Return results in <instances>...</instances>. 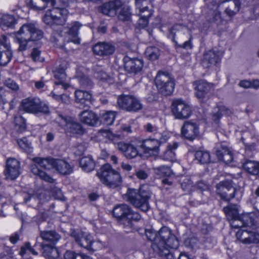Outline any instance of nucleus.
I'll list each match as a JSON object with an SVG mask.
<instances>
[{
	"label": "nucleus",
	"mask_w": 259,
	"mask_h": 259,
	"mask_svg": "<svg viewBox=\"0 0 259 259\" xmlns=\"http://www.w3.org/2000/svg\"><path fill=\"white\" fill-rule=\"evenodd\" d=\"M125 197L132 204L141 210L147 211L149 209L151 193L147 187L142 186L139 190L128 189Z\"/></svg>",
	"instance_id": "7ed1b4c3"
},
{
	"label": "nucleus",
	"mask_w": 259,
	"mask_h": 259,
	"mask_svg": "<svg viewBox=\"0 0 259 259\" xmlns=\"http://www.w3.org/2000/svg\"><path fill=\"white\" fill-rule=\"evenodd\" d=\"M145 234L148 240L154 242L156 244H157V233L154 232L151 230H146Z\"/></svg>",
	"instance_id": "13d9d810"
},
{
	"label": "nucleus",
	"mask_w": 259,
	"mask_h": 259,
	"mask_svg": "<svg viewBox=\"0 0 259 259\" xmlns=\"http://www.w3.org/2000/svg\"><path fill=\"white\" fill-rule=\"evenodd\" d=\"M82 24L78 21L72 22L67 28H64V33L67 34L66 41L72 42L78 45L80 43V38L78 37V30Z\"/></svg>",
	"instance_id": "4be33fe9"
},
{
	"label": "nucleus",
	"mask_w": 259,
	"mask_h": 259,
	"mask_svg": "<svg viewBox=\"0 0 259 259\" xmlns=\"http://www.w3.org/2000/svg\"><path fill=\"white\" fill-rule=\"evenodd\" d=\"M112 213L125 228L132 229L133 227V221H138L141 219L138 212L133 211L130 207L125 204L115 206Z\"/></svg>",
	"instance_id": "20e7f679"
},
{
	"label": "nucleus",
	"mask_w": 259,
	"mask_h": 259,
	"mask_svg": "<svg viewBox=\"0 0 259 259\" xmlns=\"http://www.w3.org/2000/svg\"><path fill=\"white\" fill-rule=\"evenodd\" d=\"M13 123L15 128L18 132L22 133L26 130V120L19 113L14 115Z\"/></svg>",
	"instance_id": "c9c22d12"
},
{
	"label": "nucleus",
	"mask_w": 259,
	"mask_h": 259,
	"mask_svg": "<svg viewBox=\"0 0 259 259\" xmlns=\"http://www.w3.org/2000/svg\"><path fill=\"white\" fill-rule=\"evenodd\" d=\"M244 169L251 175H257L259 172V163L252 160H246L243 165Z\"/></svg>",
	"instance_id": "a19ab883"
},
{
	"label": "nucleus",
	"mask_w": 259,
	"mask_h": 259,
	"mask_svg": "<svg viewBox=\"0 0 259 259\" xmlns=\"http://www.w3.org/2000/svg\"><path fill=\"white\" fill-rule=\"evenodd\" d=\"M18 144L20 148L24 151L27 153H31L32 151V147H31L30 142L26 138H23L19 139L17 141Z\"/></svg>",
	"instance_id": "8fccbe9b"
},
{
	"label": "nucleus",
	"mask_w": 259,
	"mask_h": 259,
	"mask_svg": "<svg viewBox=\"0 0 259 259\" xmlns=\"http://www.w3.org/2000/svg\"><path fill=\"white\" fill-rule=\"evenodd\" d=\"M169 36L175 42L176 48L185 50L192 49L193 36L186 26L179 24L174 25L169 29Z\"/></svg>",
	"instance_id": "f03ea898"
},
{
	"label": "nucleus",
	"mask_w": 259,
	"mask_h": 259,
	"mask_svg": "<svg viewBox=\"0 0 259 259\" xmlns=\"http://www.w3.org/2000/svg\"><path fill=\"white\" fill-rule=\"evenodd\" d=\"M97 175L102 183L109 188H115L121 184V177L119 173L109 164L103 165Z\"/></svg>",
	"instance_id": "39448f33"
},
{
	"label": "nucleus",
	"mask_w": 259,
	"mask_h": 259,
	"mask_svg": "<svg viewBox=\"0 0 259 259\" xmlns=\"http://www.w3.org/2000/svg\"><path fill=\"white\" fill-rule=\"evenodd\" d=\"M15 35L14 41L19 45V52L27 50L31 47L32 42L39 40L44 37L42 31L32 23L24 24Z\"/></svg>",
	"instance_id": "f257e3e1"
},
{
	"label": "nucleus",
	"mask_w": 259,
	"mask_h": 259,
	"mask_svg": "<svg viewBox=\"0 0 259 259\" xmlns=\"http://www.w3.org/2000/svg\"><path fill=\"white\" fill-rule=\"evenodd\" d=\"M110 2L111 4V7H112V8L115 11L116 14L117 11L119 8H120L123 5V0H114V1H111Z\"/></svg>",
	"instance_id": "680f3d73"
},
{
	"label": "nucleus",
	"mask_w": 259,
	"mask_h": 259,
	"mask_svg": "<svg viewBox=\"0 0 259 259\" xmlns=\"http://www.w3.org/2000/svg\"><path fill=\"white\" fill-rule=\"evenodd\" d=\"M101 11L103 14L109 16H114L116 15L110 2L103 4L101 7Z\"/></svg>",
	"instance_id": "603ef678"
},
{
	"label": "nucleus",
	"mask_w": 259,
	"mask_h": 259,
	"mask_svg": "<svg viewBox=\"0 0 259 259\" xmlns=\"http://www.w3.org/2000/svg\"><path fill=\"white\" fill-rule=\"evenodd\" d=\"M221 59L220 53L214 50H209L203 54L202 65L204 68H209L215 65Z\"/></svg>",
	"instance_id": "b1692460"
},
{
	"label": "nucleus",
	"mask_w": 259,
	"mask_h": 259,
	"mask_svg": "<svg viewBox=\"0 0 259 259\" xmlns=\"http://www.w3.org/2000/svg\"><path fill=\"white\" fill-rule=\"evenodd\" d=\"M223 209L229 221L240 217L238 215V206L236 204H230Z\"/></svg>",
	"instance_id": "ea45409f"
},
{
	"label": "nucleus",
	"mask_w": 259,
	"mask_h": 259,
	"mask_svg": "<svg viewBox=\"0 0 259 259\" xmlns=\"http://www.w3.org/2000/svg\"><path fill=\"white\" fill-rule=\"evenodd\" d=\"M230 225L234 228L249 227L252 228L258 227L256 221H254L252 214H243L237 218L229 221Z\"/></svg>",
	"instance_id": "dca6fc26"
},
{
	"label": "nucleus",
	"mask_w": 259,
	"mask_h": 259,
	"mask_svg": "<svg viewBox=\"0 0 259 259\" xmlns=\"http://www.w3.org/2000/svg\"><path fill=\"white\" fill-rule=\"evenodd\" d=\"M193 183L189 178H185L181 183V187L184 191L188 193L192 190Z\"/></svg>",
	"instance_id": "864d4df0"
},
{
	"label": "nucleus",
	"mask_w": 259,
	"mask_h": 259,
	"mask_svg": "<svg viewBox=\"0 0 259 259\" xmlns=\"http://www.w3.org/2000/svg\"><path fill=\"white\" fill-rule=\"evenodd\" d=\"M76 77L80 85L82 87L90 88L93 86V83L92 80L84 74L77 72Z\"/></svg>",
	"instance_id": "09e8293b"
},
{
	"label": "nucleus",
	"mask_w": 259,
	"mask_h": 259,
	"mask_svg": "<svg viewBox=\"0 0 259 259\" xmlns=\"http://www.w3.org/2000/svg\"><path fill=\"white\" fill-rule=\"evenodd\" d=\"M94 53L101 56L111 55L114 52V47L111 45L104 42H99L93 48Z\"/></svg>",
	"instance_id": "c85d7f7f"
},
{
	"label": "nucleus",
	"mask_w": 259,
	"mask_h": 259,
	"mask_svg": "<svg viewBox=\"0 0 259 259\" xmlns=\"http://www.w3.org/2000/svg\"><path fill=\"white\" fill-rule=\"evenodd\" d=\"M175 155L176 154L174 151H170L167 149L162 155V159L165 160L172 161L175 159Z\"/></svg>",
	"instance_id": "4d7b16f0"
},
{
	"label": "nucleus",
	"mask_w": 259,
	"mask_h": 259,
	"mask_svg": "<svg viewBox=\"0 0 259 259\" xmlns=\"http://www.w3.org/2000/svg\"><path fill=\"white\" fill-rule=\"evenodd\" d=\"M20 163L15 158H9L7 160L6 168L4 171L7 179L11 180L15 179L20 174Z\"/></svg>",
	"instance_id": "412c9836"
},
{
	"label": "nucleus",
	"mask_w": 259,
	"mask_h": 259,
	"mask_svg": "<svg viewBox=\"0 0 259 259\" xmlns=\"http://www.w3.org/2000/svg\"><path fill=\"white\" fill-rule=\"evenodd\" d=\"M231 114L232 111L226 106H218L213 109V111L212 113V119L216 123H218L222 116L223 115L229 116Z\"/></svg>",
	"instance_id": "f704fd0d"
},
{
	"label": "nucleus",
	"mask_w": 259,
	"mask_h": 259,
	"mask_svg": "<svg viewBox=\"0 0 259 259\" xmlns=\"http://www.w3.org/2000/svg\"><path fill=\"white\" fill-rule=\"evenodd\" d=\"M55 244H47L42 242L40 246L42 250V255L48 259H57L60 255L58 249L54 247Z\"/></svg>",
	"instance_id": "2f4dec72"
},
{
	"label": "nucleus",
	"mask_w": 259,
	"mask_h": 259,
	"mask_svg": "<svg viewBox=\"0 0 259 259\" xmlns=\"http://www.w3.org/2000/svg\"><path fill=\"white\" fill-rule=\"evenodd\" d=\"M27 4L36 10H42L46 8L49 4L52 6L55 4V0H26Z\"/></svg>",
	"instance_id": "72a5a7b5"
},
{
	"label": "nucleus",
	"mask_w": 259,
	"mask_h": 259,
	"mask_svg": "<svg viewBox=\"0 0 259 259\" xmlns=\"http://www.w3.org/2000/svg\"><path fill=\"white\" fill-rule=\"evenodd\" d=\"M124 69L128 73H137L140 72L143 67V61L138 58H131L127 56L123 59Z\"/></svg>",
	"instance_id": "aec40b11"
},
{
	"label": "nucleus",
	"mask_w": 259,
	"mask_h": 259,
	"mask_svg": "<svg viewBox=\"0 0 259 259\" xmlns=\"http://www.w3.org/2000/svg\"><path fill=\"white\" fill-rule=\"evenodd\" d=\"M137 178L141 180H145L148 177V174L143 170H139L136 172Z\"/></svg>",
	"instance_id": "338daca9"
},
{
	"label": "nucleus",
	"mask_w": 259,
	"mask_h": 259,
	"mask_svg": "<svg viewBox=\"0 0 259 259\" xmlns=\"http://www.w3.org/2000/svg\"><path fill=\"white\" fill-rule=\"evenodd\" d=\"M250 244L251 243H259V233L252 232L251 237L250 238Z\"/></svg>",
	"instance_id": "774afa93"
},
{
	"label": "nucleus",
	"mask_w": 259,
	"mask_h": 259,
	"mask_svg": "<svg viewBox=\"0 0 259 259\" xmlns=\"http://www.w3.org/2000/svg\"><path fill=\"white\" fill-rule=\"evenodd\" d=\"M117 104L120 108L128 112H137L143 108L141 101L133 95H120L118 98Z\"/></svg>",
	"instance_id": "9d476101"
},
{
	"label": "nucleus",
	"mask_w": 259,
	"mask_h": 259,
	"mask_svg": "<svg viewBox=\"0 0 259 259\" xmlns=\"http://www.w3.org/2000/svg\"><path fill=\"white\" fill-rule=\"evenodd\" d=\"M75 102L83 107L89 106L93 101L92 95L89 92L81 90H77L74 92Z\"/></svg>",
	"instance_id": "bb28decb"
},
{
	"label": "nucleus",
	"mask_w": 259,
	"mask_h": 259,
	"mask_svg": "<svg viewBox=\"0 0 259 259\" xmlns=\"http://www.w3.org/2000/svg\"><path fill=\"white\" fill-rule=\"evenodd\" d=\"M72 236L80 246L88 250H93L92 244L94 240L93 236L90 234L82 232L78 233L73 232Z\"/></svg>",
	"instance_id": "393cba45"
},
{
	"label": "nucleus",
	"mask_w": 259,
	"mask_h": 259,
	"mask_svg": "<svg viewBox=\"0 0 259 259\" xmlns=\"http://www.w3.org/2000/svg\"><path fill=\"white\" fill-rule=\"evenodd\" d=\"M197 187L201 191H207L209 190V185L203 181H199L197 184Z\"/></svg>",
	"instance_id": "0e129e2a"
},
{
	"label": "nucleus",
	"mask_w": 259,
	"mask_h": 259,
	"mask_svg": "<svg viewBox=\"0 0 259 259\" xmlns=\"http://www.w3.org/2000/svg\"><path fill=\"white\" fill-rule=\"evenodd\" d=\"M17 23V20L13 15L4 14L0 18V25L3 28H11Z\"/></svg>",
	"instance_id": "58836bf2"
},
{
	"label": "nucleus",
	"mask_w": 259,
	"mask_h": 259,
	"mask_svg": "<svg viewBox=\"0 0 259 259\" xmlns=\"http://www.w3.org/2000/svg\"><path fill=\"white\" fill-rule=\"evenodd\" d=\"M195 94L200 102H205L211 95L213 85L205 81L200 80L194 82Z\"/></svg>",
	"instance_id": "2eb2a0df"
},
{
	"label": "nucleus",
	"mask_w": 259,
	"mask_h": 259,
	"mask_svg": "<svg viewBox=\"0 0 259 259\" xmlns=\"http://www.w3.org/2000/svg\"><path fill=\"white\" fill-rule=\"evenodd\" d=\"M168 139L167 135H161L160 138L146 139L142 141L140 147L145 154L149 156L156 155L158 153L160 144L166 142Z\"/></svg>",
	"instance_id": "f8f14e48"
},
{
	"label": "nucleus",
	"mask_w": 259,
	"mask_h": 259,
	"mask_svg": "<svg viewBox=\"0 0 259 259\" xmlns=\"http://www.w3.org/2000/svg\"><path fill=\"white\" fill-rule=\"evenodd\" d=\"M252 232L247 230H239L236 233V237L238 240L244 244H250V238Z\"/></svg>",
	"instance_id": "a18cd8bd"
},
{
	"label": "nucleus",
	"mask_w": 259,
	"mask_h": 259,
	"mask_svg": "<svg viewBox=\"0 0 259 259\" xmlns=\"http://www.w3.org/2000/svg\"><path fill=\"white\" fill-rule=\"evenodd\" d=\"M56 120L58 122L62 121L61 123L66 126V129L68 132L78 135H81L84 133V130L81 125L70 117H66L62 114H59Z\"/></svg>",
	"instance_id": "a211bd4d"
},
{
	"label": "nucleus",
	"mask_w": 259,
	"mask_h": 259,
	"mask_svg": "<svg viewBox=\"0 0 259 259\" xmlns=\"http://www.w3.org/2000/svg\"><path fill=\"white\" fill-rule=\"evenodd\" d=\"M157 240L159 250L166 246L171 249H177L179 246V241L167 227H163L160 229L157 233Z\"/></svg>",
	"instance_id": "6e6552de"
},
{
	"label": "nucleus",
	"mask_w": 259,
	"mask_h": 259,
	"mask_svg": "<svg viewBox=\"0 0 259 259\" xmlns=\"http://www.w3.org/2000/svg\"><path fill=\"white\" fill-rule=\"evenodd\" d=\"M155 174L162 177H171L174 173L170 167L166 165H161L154 168Z\"/></svg>",
	"instance_id": "37998d69"
},
{
	"label": "nucleus",
	"mask_w": 259,
	"mask_h": 259,
	"mask_svg": "<svg viewBox=\"0 0 259 259\" xmlns=\"http://www.w3.org/2000/svg\"><path fill=\"white\" fill-rule=\"evenodd\" d=\"M83 254H76L70 251H67L64 255V259H83Z\"/></svg>",
	"instance_id": "6e6d98bb"
},
{
	"label": "nucleus",
	"mask_w": 259,
	"mask_h": 259,
	"mask_svg": "<svg viewBox=\"0 0 259 259\" xmlns=\"http://www.w3.org/2000/svg\"><path fill=\"white\" fill-rule=\"evenodd\" d=\"M155 82L159 93L164 96L171 95L174 90V80L167 72H158Z\"/></svg>",
	"instance_id": "1a4fd4ad"
},
{
	"label": "nucleus",
	"mask_w": 259,
	"mask_h": 259,
	"mask_svg": "<svg viewBox=\"0 0 259 259\" xmlns=\"http://www.w3.org/2000/svg\"><path fill=\"white\" fill-rule=\"evenodd\" d=\"M20 107L23 111L29 113L48 114L49 112V106L37 97H28L23 99L21 101Z\"/></svg>",
	"instance_id": "0eeeda50"
},
{
	"label": "nucleus",
	"mask_w": 259,
	"mask_h": 259,
	"mask_svg": "<svg viewBox=\"0 0 259 259\" xmlns=\"http://www.w3.org/2000/svg\"><path fill=\"white\" fill-rule=\"evenodd\" d=\"M131 12L128 7H123L120 11L118 18L122 21H128L131 19Z\"/></svg>",
	"instance_id": "3c124183"
},
{
	"label": "nucleus",
	"mask_w": 259,
	"mask_h": 259,
	"mask_svg": "<svg viewBox=\"0 0 259 259\" xmlns=\"http://www.w3.org/2000/svg\"><path fill=\"white\" fill-rule=\"evenodd\" d=\"M195 160L201 164H206L210 161V155L209 152L205 151H197L195 153Z\"/></svg>",
	"instance_id": "79ce46f5"
},
{
	"label": "nucleus",
	"mask_w": 259,
	"mask_h": 259,
	"mask_svg": "<svg viewBox=\"0 0 259 259\" xmlns=\"http://www.w3.org/2000/svg\"><path fill=\"white\" fill-rule=\"evenodd\" d=\"M146 132L153 135L154 138H159L161 135H167L165 134L160 133L158 127L153 123H147L144 126Z\"/></svg>",
	"instance_id": "c03bdc74"
},
{
	"label": "nucleus",
	"mask_w": 259,
	"mask_h": 259,
	"mask_svg": "<svg viewBox=\"0 0 259 259\" xmlns=\"http://www.w3.org/2000/svg\"><path fill=\"white\" fill-rule=\"evenodd\" d=\"M67 68V64L64 62L59 66L58 69L54 72V77L57 79L55 81L56 85H61L64 89L68 88L69 85L65 82L66 74L65 70Z\"/></svg>",
	"instance_id": "cd10ccee"
},
{
	"label": "nucleus",
	"mask_w": 259,
	"mask_h": 259,
	"mask_svg": "<svg viewBox=\"0 0 259 259\" xmlns=\"http://www.w3.org/2000/svg\"><path fill=\"white\" fill-rule=\"evenodd\" d=\"M66 10L64 9L53 8L46 12L43 21L47 24L62 25L66 21Z\"/></svg>",
	"instance_id": "9b49d317"
},
{
	"label": "nucleus",
	"mask_w": 259,
	"mask_h": 259,
	"mask_svg": "<svg viewBox=\"0 0 259 259\" xmlns=\"http://www.w3.org/2000/svg\"><path fill=\"white\" fill-rule=\"evenodd\" d=\"M39 236L48 244H55L61 239L60 235L54 230L40 231Z\"/></svg>",
	"instance_id": "473e14b6"
},
{
	"label": "nucleus",
	"mask_w": 259,
	"mask_h": 259,
	"mask_svg": "<svg viewBox=\"0 0 259 259\" xmlns=\"http://www.w3.org/2000/svg\"><path fill=\"white\" fill-rule=\"evenodd\" d=\"M115 116V112L107 111L101 115V122L104 124L111 125L114 122Z\"/></svg>",
	"instance_id": "49530a36"
},
{
	"label": "nucleus",
	"mask_w": 259,
	"mask_h": 259,
	"mask_svg": "<svg viewBox=\"0 0 259 259\" xmlns=\"http://www.w3.org/2000/svg\"><path fill=\"white\" fill-rule=\"evenodd\" d=\"M79 116L80 121L89 125H96L99 122L97 114L91 110H84L80 113Z\"/></svg>",
	"instance_id": "c756f323"
},
{
	"label": "nucleus",
	"mask_w": 259,
	"mask_h": 259,
	"mask_svg": "<svg viewBox=\"0 0 259 259\" xmlns=\"http://www.w3.org/2000/svg\"><path fill=\"white\" fill-rule=\"evenodd\" d=\"M136 5L139 10L140 18L137 21V27L140 29L146 27L148 24V19L152 15V11L146 5L149 0H135Z\"/></svg>",
	"instance_id": "4468645a"
},
{
	"label": "nucleus",
	"mask_w": 259,
	"mask_h": 259,
	"mask_svg": "<svg viewBox=\"0 0 259 259\" xmlns=\"http://www.w3.org/2000/svg\"><path fill=\"white\" fill-rule=\"evenodd\" d=\"M181 133L185 138L192 141L199 136V128L196 123L187 121L181 128Z\"/></svg>",
	"instance_id": "5701e85b"
},
{
	"label": "nucleus",
	"mask_w": 259,
	"mask_h": 259,
	"mask_svg": "<svg viewBox=\"0 0 259 259\" xmlns=\"http://www.w3.org/2000/svg\"><path fill=\"white\" fill-rule=\"evenodd\" d=\"M76 148L75 153L78 155H80L86 150L87 146L84 144H80L77 145Z\"/></svg>",
	"instance_id": "69168bd1"
},
{
	"label": "nucleus",
	"mask_w": 259,
	"mask_h": 259,
	"mask_svg": "<svg viewBox=\"0 0 259 259\" xmlns=\"http://www.w3.org/2000/svg\"><path fill=\"white\" fill-rule=\"evenodd\" d=\"M117 148L122 152L126 158L129 159L135 158L139 154L137 148L128 143L119 142L117 144Z\"/></svg>",
	"instance_id": "a878e982"
},
{
	"label": "nucleus",
	"mask_w": 259,
	"mask_h": 259,
	"mask_svg": "<svg viewBox=\"0 0 259 259\" xmlns=\"http://www.w3.org/2000/svg\"><path fill=\"white\" fill-rule=\"evenodd\" d=\"M80 166L86 172H90L94 169L95 162L91 156L82 157L79 162Z\"/></svg>",
	"instance_id": "4c0bfd02"
},
{
	"label": "nucleus",
	"mask_w": 259,
	"mask_h": 259,
	"mask_svg": "<svg viewBox=\"0 0 259 259\" xmlns=\"http://www.w3.org/2000/svg\"><path fill=\"white\" fill-rule=\"evenodd\" d=\"M53 168L63 175H69L73 171L72 167L68 162L60 159H55Z\"/></svg>",
	"instance_id": "7c9ffc66"
},
{
	"label": "nucleus",
	"mask_w": 259,
	"mask_h": 259,
	"mask_svg": "<svg viewBox=\"0 0 259 259\" xmlns=\"http://www.w3.org/2000/svg\"><path fill=\"white\" fill-rule=\"evenodd\" d=\"M145 54L149 59L153 61L158 58L160 56V50L157 47H149L147 48Z\"/></svg>",
	"instance_id": "de8ad7c7"
},
{
	"label": "nucleus",
	"mask_w": 259,
	"mask_h": 259,
	"mask_svg": "<svg viewBox=\"0 0 259 259\" xmlns=\"http://www.w3.org/2000/svg\"><path fill=\"white\" fill-rule=\"evenodd\" d=\"M217 193L222 199L229 201L234 197L235 188L229 181L220 182L216 186Z\"/></svg>",
	"instance_id": "f3484780"
},
{
	"label": "nucleus",
	"mask_w": 259,
	"mask_h": 259,
	"mask_svg": "<svg viewBox=\"0 0 259 259\" xmlns=\"http://www.w3.org/2000/svg\"><path fill=\"white\" fill-rule=\"evenodd\" d=\"M4 83L6 87L12 90L16 91L18 89V85L17 83L10 79L6 80Z\"/></svg>",
	"instance_id": "052dcab7"
},
{
	"label": "nucleus",
	"mask_w": 259,
	"mask_h": 259,
	"mask_svg": "<svg viewBox=\"0 0 259 259\" xmlns=\"http://www.w3.org/2000/svg\"><path fill=\"white\" fill-rule=\"evenodd\" d=\"M35 164H32L30 166L31 172L35 175L38 176L40 179L44 181L50 183H54V180L47 175L45 172L39 169L36 164L40 167L46 169H50L53 168L55 159L53 158H42L40 157H34L32 159Z\"/></svg>",
	"instance_id": "423d86ee"
},
{
	"label": "nucleus",
	"mask_w": 259,
	"mask_h": 259,
	"mask_svg": "<svg viewBox=\"0 0 259 259\" xmlns=\"http://www.w3.org/2000/svg\"><path fill=\"white\" fill-rule=\"evenodd\" d=\"M9 100L8 94L5 93L4 89L0 87V106H3L7 103Z\"/></svg>",
	"instance_id": "bf43d9fd"
},
{
	"label": "nucleus",
	"mask_w": 259,
	"mask_h": 259,
	"mask_svg": "<svg viewBox=\"0 0 259 259\" xmlns=\"http://www.w3.org/2000/svg\"><path fill=\"white\" fill-rule=\"evenodd\" d=\"M171 112L175 118L179 119L188 118L191 114L190 106L180 99H175L172 101Z\"/></svg>",
	"instance_id": "ddd939ff"
},
{
	"label": "nucleus",
	"mask_w": 259,
	"mask_h": 259,
	"mask_svg": "<svg viewBox=\"0 0 259 259\" xmlns=\"http://www.w3.org/2000/svg\"><path fill=\"white\" fill-rule=\"evenodd\" d=\"M216 155L218 158L223 161L226 163H231L233 159L231 151L226 147H222L216 151Z\"/></svg>",
	"instance_id": "e433bc0d"
},
{
	"label": "nucleus",
	"mask_w": 259,
	"mask_h": 259,
	"mask_svg": "<svg viewBox=\"0 0 259 259\" xmlns=\"http://www.w3.org/2000/svg\"><path fill=\"white\" fill-rule=\"evenodd\" d=\"M41 51L37 48H33L30 54V57L34 62H41L43 59L41 57Z\"/></svg>",
	"instance_id": "5fc2aeb1"
},
{
	"label": "nucleus",
	"mask_w": 259,
	"mask_h": 259,
	"mask_svg": "<svg viewBox=\"0 0 259 259\" xmlns=\"http://www.w3.org/2000/svg\"><path fill=\"white\" fill-rule=\"evenodd\" d=\"M168 248L167 246H166V247H162V249L160 250L162 252V255H163L166 259H174V255L168 250Z\"/></svg>",
	"instance_id": "e2e57ef3"
},
{
	"label": "nucleus",
	"mask_w": 259,
	"mask_h": 259,
	"mask_svg": "<svg viewBox=\"0 0 259 259\" xmlns=\"http://www.w3.org/2000/svg\"><path fill=\"white\" fill-rule=\"evenodd\" d=\"M10 41L5 35L0 38V65L5 66L11 60L12 53Z\"/></svg>",
	"instance_id": "6ab92c4d"
}]
</instances>
